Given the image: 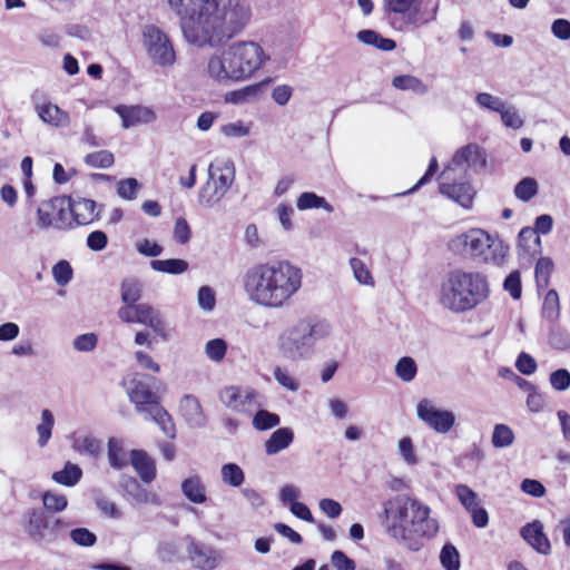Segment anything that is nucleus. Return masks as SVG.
I'll return each instance as SVG.
<instances>
[{
	"label": "nucleus",
	"instance_id": "46",
	"mask_svg": "<svg viewBox=\"0 0 570 570\" xmlns=\"http://www.w3.org/2000/svg\"><path fill=\"white\" fill-rule=\"evenodd\" d=\"M538 183L532 177L522 178L514 187V196L521 202H529L538 194Z\"/></svg>",
	"mask_w": 570,
	"mask_h": 570
},
{
	"label": "nucleus",
	"instance_id": "63",
	"mask_svg": "<svg viewBox=\"0 0 570 570\" xmlns=\"http://www.w3.org/2000/svg\"><path fill=\"white\" fill-rule=\"evenodd\" d=\"M98 342V337L94 333H86L82 335L77 336L73 340V346L78 352H91Z\"/></svg>",
	"mask_w": 570,
	"mask_h": 570
},
{
	"label": "nucleus",
	"instance_id": "58",
	"mask_svg": "<svg viewBox=\"0 0 570 570\" xmlns=\"http://www.w3.org/2000/svg\"><path fill=\"white\" fill-rule=\"evenodd\" d=\"M417 372L414 358H399L395 366V374L404 382H411Z\"/></svg>",
	"mask_w": 570,
	"mask_h": 570
},
{
	"label": "nucleus",
	"instance_id": "21",
	"mask_svg": "<svg viewBox=\"0 0 570 570\" xmlns=\"http://www.w3.org/2000/svg\"><path fill=\"white\" fill-rule=\"evenodd\" d=\"M179 412L189 428L202 429L206 425V415L199 401L194 395L186 394L181 397Z\"/></svg>",
	"mask_w": 570,
	"mask_h": 570
},
{
	"label": "nucleus",
	"instance_id": "48",
	"mask_svg": "<svg viewBox=\"0 0 570 570\" xmlns=\"http://www.w3.org/2000/svg\"><path fill=\"white\" fill-rule=\"evenodd\" d=\"M440 562L445 570H460V554L452 543L442 547Z\"/></svg>",
	"mask_w": 570,
	"mask_h": 570
},
{
	"label": "nucleus",
	"instance_id": "25",
	"mask_svg": "<svg viewBox=\"0 0 570 570\" xmlns=\"http://www.w3.org/2000/svg\"><path fill=\"white\" fill-rule=\"evenodd\" d=\"M26 530L36 542H51L50 533H46V530L51 531V523L40 510L32 509L28 511V524Z\"/></svg>",
	"mask_w": 570,
	"mask_h": 570
},
{
	"label": "nucleus",
	"instance_id": "39",
	"mask_svg": "<svg viewBox=\"0 0 570 570\" xmlns=\"http://www.w3.org/2000/svg\"><path fill=\"white\" fill-rule=\"evenodd\" d=\"M281 423V416L264 409L257 410L253 416L252 425L257 431H268Z\"/></svg>",
	"mask_w": 570,
	"mask_h": 570
},
{
	"label": "nucleus",
	"instance_id": "33",
	"mask_svg": "<svg viewBox=\"0 0 570 570\" xmlns=\"http://www.w3.org/2000/svg\"><path fill=\"white\" fill-rule=\"evenodd\" d=\"M82 478V470L78 464L67 462L62 470L52 473L51 479L63 487H75Z\"/></svg>",
	"mask_w": 570,
	"mask_h": 570
},
{
	"label": "nucleus",
	"instance_id": "32",
	"mask_svg": "<svg viewBox=\"0 0 570 570\" xmlns=\"http://www.w3.org/2000/svg\"><path fill=\"white\" fill-rule=\"evenodd\" d=\"M298 210H309L322 208L327 213H333V206L323 197L314 191H304L296 199Z\"/></svg>",
	"mask_w": 570,
	"mask_h": 570
},
{
	"label": "nucleus",
	"instance_id": "11",
	"mask_svg": "<svg viewBox=\"0 0 570 570\" xmlns=\"http://www.w3.org/2000/svg\"><path fill=\"white\" fill-rule=\"evenodd\" d=\"M228 47L239 82L252 78L269 59L262 46L254 41H237Z\"/></svg>",
	"mask_w": 570,
	"mask_h": 570
},
{
	"label": "nucleus",
	"instance_id": "9",
	"mask_svg": "<svg viewBox=\"0 0 570 570\" xmlns=\"http://www.w3.org/2000/svg\"><path fill=\"white\" fill-rule=\"evenodd\" d=\"M235 179V165L230 159H216L208 167V180L199 191V199L207 207L216 205Z\"/></svg>",
	"mask_w": 570,
	"mask_h": 570
},
{
	"label": "nucleus",
	"instance_id": "26",
	"mask_svg": "<svg viewBox=\"0 0 570 570\" xmlns=\"http://www.w3.org/2000/svg\"><path fill=\"white\" fill-rule=\"evenodd\" d=\"M294 438L295 434L292 428H278L264 442L265 453L267 455H275L286 450L293 443Z\"/></svg>",
	"mask_w": 570,
	"mask_h": 570
},
{
	"label": "nucleus",
	"instance_id": "16",
	"mask_svg": "<svg viewBox=\"0 0 570 570\" xmlns=\"http://www.w3.org/2000/svg\"><path fill=\"white\" fill-rule=\"evenodd\" d=\"M259 393L249 386L228 385L223 387L218 393L219 401L230 411L235 413L249 414L252 407L262 406L258 402Z\"/></svg>",
	"mask_w": 570,
	"mask_h": 570
},
{
	"label": "nucleus",
	"instance_id": "56",
	"mask_svg": "<svg viewBox=\"0 0 570 570\" xmlns=\"http://www.w3.org/2000/svg\"><path fill=\"white\" fill-rule=\"evenodd\" d=\"M45 508L50 512H61L68 505L66 495L47 491L42 495Z\"/></svg>",
	"mask_w": 570,
	"mask_h": 570
},
{
	"label": "nucleus",
	"instance_id": "18",
	"mask_svg": "<svg viewBox=\"0 0 570 570\" xmlns=\"http://www.w3.org/2000/svg\"><path fill=\"white\" fill-rule=\"evenodd\" d=\"M485 166L487 158L483 149L478 144L471 142L459 148L445 167H451L452 171L459 175L468 176L469 169L478 173Z\"/></svg>",
	"mask_w": 570,
	"mask_h": 570
},
{
	"label": "nucleus",
	"instance_id": "27",
	"mask_svg": "<svg viewBox=\"0 0 570 570\" xmlns=\"http://www.w3.org/2000/svg\"><path fill=\"white\" fill-rule=\"evenodd\" d=\"M130 463L145 483H151L155 480V462L145 451L132 450L130 452Z\"/></svg>",
	"mask_w": 570,
	"mask_h": 570
},
{
	"label": "nucleus",
	"instance_id": "13",
	"mask_svg": "<svg viewBox=\"0 0 570 570\" xmlns=\"http://www.w3.org/2000/svg\"><path fill=\"white\" fill-rule=\"evenodd\" d=\"M70 206V197L68 196H57L42 202L37 210L38 225L41 228H72Z\"/></svg>",
	"mask_w": 570,
	"mask_h": 570
},
{
	"label": "nucleus",
	"instance_id": "41",
	"mask_svg": "<svg viewBox=\"0 0 570 570\" xmlns=\"http://www.w3.org/2000/svg\"><path fill=\"white\" fill-rule=\"evenodd\" d=\"M515 439L512 429L503 423H498L493 428L491 443L495 449L508 448L513 444Z\"/></svg>",
	"mask_w": 570,
	"mask_h": 570
},
{
	"label": "nucleus",
	"instance_id": "40",
	"mask_svg": "<svg viewBox=\"0 0 570 570\" xmlns=\"http://www.w3.org/2000/svg\"><path fill=\"white\" fill-rule=\"evenodd\" d=\"M55 417L50 410L45 409L41 412V422L37 425L38 441L40 448H45L52 435Z\"/></svg>",
	"mask_w": 570,
	"mask_h": 570
},
{
	"label": "nucleus",
	"instance_id": "24",
	"mask_svg": "<svg viewBox=\"0 0 570 570\" xmlns=\"http://www.w3.org/2000/svg\"><path fill=\"white\" fill-rule=\"evenodd\" d=\"M70 205L72 225H88L99 216L97 204L92 199L70 197Z\"/></svg>",
	"mask_w": 570,
	"mask_h": 570
},
{
	"label": "nucleus",
	"instance_id": "8",
	"mask_svg": "<svg viewBox=\"0 0 570 570\" xmlns=\"http://www.w3.org/2000/svg\"><path fill=\"white\" fill-rule=\"evenodd\" d=\"M122 385L138 414L145 415L160 405L158 381L147 374L134 372L126 375Z\"/></svg>",
	"mask_w": 570,
	"mask_h": 570
},
{
	"label": "nucleus",
	"instance_id": "17",
	"mask_svg": "<svg viewBox=\"0 0 570 570\" xmlns=\"http://www.w3.org/2000/svg\"><path fill=\"white\" fill-rule=\"evenodd\" d=\"M416 415L428 428L439 434L449 433L455 424V414L452 411L436 407L429 399L419 401Z\"/></svg>",
	"mask_w": 570,
	"mask_h": 570
},
{
	"label": "nucleus",
	"instance_id": "54",
	"mask_svg": "<svg viewBox=\"0 0 570 570\" xmlns=\"http://www.w3.org/2000/svg\"><path fill=\"white\" fill-rule=\"evenodd\" d=\"M460 503L469 511L479 504L478 494L465 484H458L454 489Z\"/></svg>",
	"mask_w": 570,
	"mask_h": 570
},
{
	"label": "nucleus",
	"instance_id": "44",
	"mask_svg": "<svg viewBox=\"0 0 570 570\" xmlns=\"http://www.w3.org/2000/svg\"><path fill=\"white\" fill-rule=\"evenodd\" d=\"M560 314L559 295L556 289H549L542 303V316L553 322L558 320Z\"/></svg>",
	"mask_w": 570,
	"mask_h": 570
},
{
	"label": "nucleus",
	"instance_id": "19",
	"mask_svg": "<svg viewBox=\"0 0 570 570\" xmlns=\"http://www.w3.org/2000/svg\"><path fill=\"white\" fill-rule=\"evenodd\" d=\"M232 60L229 47L213 55L207 62L208 76L222 85L239 82Z\"/></svg>",
	"mask_w": 570,
	"mask_h": 570
},
{
	"label": "nucleus",
	"instance_id": "30",
	"mask_svg": "<svg viewBox=\"0 0 570 570\" xmlns=\"http://www.w3.org/2000/svg\"><path fill=\"white\" fill-rule=\"evenodd\" d=\"M356 38L364 45L372 46L382 51H392L396 48V42L391 38H385L372 29H364L357 32Z\"/></svg>",
	"mask_w": 570,
	"mask_h": 570
},
{
	"label": "nucleus",
	"instance_id": "1",
	"mask_svg": "<svg viewBox=\"0 0 570 570\" xmlns=\"http://www.w3.org/2000/svg\"><path fill=\"white\" fill-rule=\"evenodd\" d=\"M185 40L196 47H218L240 35L252 19L246 0H168Z\"/></svg>",
	"mask_w": 570,
	"mask_h": 570
},
{
	"label": "nucleus",
	"instance_id": "62",
	"mask_svg": "<svg viewBox=\"0 0 570 570\" xmlns=\"http://www.w3.org/2000/svg\"><path fill=\"white\" fill-rule=\"evenodd\" d=\"M550 384L556 391H566L570 387V373L566 368L553 371L549 377Z\"/></svg>",
	"mask_w": 570,
	"mask_h": 570
},
{
	"label": "nucleus",
	"instance_id": "47",
	"mask_svg": "<svg viewBox=\"0 0 570 570\" xmlns=\"http://www.w3.org/2000/svg\"><path fill=\"white\" fill-rule=\"evenodd\" d=\"M518 245L527 253H535L541 245V239L531 227H523L518 235Z\"/></svg>",
	"mask_w": 570,
	"mask_h": 570
},
{
	"label": "nucleus",
	"instance_id": "61",
	"mask_svg": "<svg viewBox=\"0 0 570 570\" xmlns=\"http://www.w3.org/2000/svg\"><path fill=\"white\" fill-rule=\"evenodd\" d=\"M197 301L203 311L210 312L216 305V294L212 287L204 285L198 289Z\"/></svg>",
	"mask_w": 570,
	"mask_h": 570
},
{
	"label": "nucleus",
	"instance_id": "14",
	"mask_svg": "<svg viewBox=\"0 0 570 570\" xmlns=\"http://www.w3.org/2000/svg\"><path fill=\"white\" fill-rule=\"evenodd\" d=\"M117 315L125 323L142 324L159 335L164 336L166 334L167 326L161 313L149 304L139 303L135 306H121Z\"/></svg>",
	"mask_w": 570,
	"mask_h": 570
},
{
	"label": "nucleus",
	"instance_id": "6",
	"mask_svg": "<svg viewBox=\"0 0 570 570\" xmlns=\"http://www.w3.org/2000/svg\"><path fill=\"white\" fill-rule=\"evenodd\" d=\"M383 11L391 26L399 31L406 27L420 28L436 19L440 0H382Z\"/></svg>",
	"mask_w": 570,
	"mask_h": 570
},
{
	"label": "nucleus",
	"instance_id": "37",
	"mask_svg": "<svg viewBox=\"0 0 570 570\" xmlns=\"http://www.w3.org/2000/svg\"><path fill=\"white\" fill-rule=\"evenodd\" d=\"M393 87L402 91H412L417 95L428 92V87L417 77L411 75L396 76L392 80Z\"/></svg>",
	"mask_w": 570,
	"mask_h": 570
},
{
	"label": "nucleus",
	"instance_id": "5",
	"mask_svg": "<svg viewBox=\"0 0 570 570\" xmlns=\"http://www.w3.org/2000/svg\"><path fill=\"white\" fill-rule=\"evenodd\" d=\"M450 247L452 250L485 264L501 265L508 253V246L498 237H492L483 229L472 228L455 236Z\"/></svg>",
	"mask_w": 570,
	"mask_h": 570
},
{
	"label": "nucleus",
	"instance_id": "36",
	"mask_svg": "<svg viewBox=\"0 0 570 570\" xmlns=\"http://www.w3.org/2000/svg\"><path fill=\"white\" fill-rule=\"evenodd\" d=\"M141 284L135 278L124 279L120 286L124 306H135L141 297Z\"/></svg>",
	"mask_w": 570,
	"mask_h": 570
},
{
	"label": "nucleus",
	"instance_id": "10",
	"mask_svg": "<svg viewBox=\"0 0 570 570\" xmlns=\"http://www.w3.org/2000/svg\"><path fill=\"white\" fill-rule=\"evenodd\" d=\"M141 43L149 60L168 68L176 62V50L170 37L158 26L148 23L141 29Z\"/></svg>",
	"mask_w": 570,
	"mask_h": 570
},
{
	"label": "nucleus",
	"instance_id": "29",
	"mask_svg": "<svg viewBox=\"0 0 570 570\" xmlns=\"http://www.w3.org/2000/svg\"><path fill=\"white\" fill-rule=\"evenodd\" d=\"M145 420L155 422L163 433L169 439L176 438V426L166 409L160 404L148 414L142 415Z\"/></svg>",
	"mask_w": 570,
	"mask_h": 570
},
{
	"label": "nucleus",
	"instance_id": "12",
	"mask_svg": "<svg viewBox=\"0 0 570 570\" xmlns=\"http://www.w3.org/2000/svg\"><path fill=\"white\" fill-rule=\"evenodd\" d=\"M439 179V190L441 195L455 202L465 209L472 206L475 190L470 184L468 176L452 171L451 167H444Z\"/></svg>",
	"mask_w": 570,
	"mask_h": 570
},
{
	"label": "nucleus",
	"instance_id": "55",
	"mask_svg": "<svg viewBox=\"0 0 570 570\" xmlns=\"http://www.w3.org/2000/svg\"><path fill=\"white\" fill-rule=\"evenodd\" d=\"M475 104L481 109H487V110L494 111V112L501 111V109L505 105V102L501 98L493 96L489 92L476 94Z\"/></svg>",
	"mask_w": 570,
	"mask_h": 570
},
{
	"label": "nucleus",
	"instance_id": "35",
	"mask_svg": "<svg viewBox=\"0 0 570 570\" xmlns=\"http://www.w3.org/2000/svg\"><path fill=\"white\" fill-rule=\"evenodd\" d=\"M107 454H108V461H109L110 466L116 470L124 469L128 463L127 454L124 449L122 441H120L116 438L109 439Z\"/></svg>",
	"mask_w": 570,
	"mask_h": 570
},
{
	"label": "nucleus",
	"instance_id": "22",
	"mask_svg": "<svg viewBox=\"0 0 570 570\" xmlns=\"http://www.w3.org/2000/svg\"><path fill=\"white\" fill-rule=\"evenodd\" d=\"M520 534L522 539L537 552L544 556L550 553L551 544L543 532V524L539 520L523 525L520 530Z\"/></svg>",
	"mask_w": 570,
	"mask_h": 570
},
{
	"label": "nucleus",
	"instance_id": "43",
	"mask_svg": "<svg viewBox=\"0 0 570 570\" xmlns=\"http://www.w3.org/2000/svg\"><path fill=\"white\" fill-rule=\"evenodd\" d=\"M73 449L81 455L96 458L101 452V442L94 436H82L75 440Z\"/></svg>",
	"mask_w": 570,
	"mask_h": 570
},
{
	"label": "nucleus",
	"instance_id": "49",
	"mask_svg": "<svg viewBox=\"0 0 570 570\" xmlns=\"http://www.w3.org/2000/svg\"><path fill=\"white\" fill-rule=\"evenodd\" d=\"M350 266L354 278L362 285L374 286V278L363 261L356 257L350 259Z\"/></svg>",
	"mask_w": 570,
	"mask_h": 570
},
{
	"label": "nucleus",
	"instance_id": "7",
	"mask_svg": "<svg viewBox=\"0 0 570 570\" xmlns=\"http://www.w3.org/2000/svg\"><path fill=\"white\" fill-rule=\"evenodd\" d=\"M330 333L326 322L301 320L279 336V348L292 356H304L312 352L315 343Z\"/></svg>",
	"mask_w": 570,
	"mask_h": 570
},
{
	"label": "nucleus",
	"instance_id": "15",
	"mask_svg": "<svg viewBox=\"0 0 570 570\" xmlns=\"http://www.w3.org/2000/svg\"><path fill=\"white\" fill-rule=\"evenodd\" d=\"M186 559L195 570H215L223 561L220 550L186 535Z\"/></svg>",
	"mask_w": 570,
	"mask_h": 570
},
{
	"label": "nucleus",
	"instance_id": "38",
	"mask_svg": "<svg viewBox=\"0 0 570 570\" xmlns=\"http://www.w3.org/2000/svg\"><path fill=\"white\" fill-rule=\"evenodd\" d=\"M154 271L170 275H179L188 269V263L180 258L154 259L150 262Z\"/></svg>",
	"mask_w": 570,
	"mask_h": 570
},
{
	"label": "nucleus",
	"instance_id": "28",
	"mask_svg": "<svg viewBox=\"0 0 570 570\" xmlns=\"http://www.w3.org/2000/svg\"><path fill=\"white\" fill-rule=\"evenodd\" d=\"M181 492L188 501L195 504H203L207 501L206 487L200 476L191 475L181 482Z\"/></svg>",
	"mask_w": 570,
	"mask_h": 570
},
{
	"label": "nucleus",
	"instance_id": "4",
	"mask_svg": "<svg viewBox=\"0 0 570 570\" xmlns=\"http://www.w3.org/2000/svg\"><path fill=\"white\" fill-rule=\"evenodd\" d=\"M488 275L479 271L454 268L446 273L440 289L441 304L454 313H465L490 297Z\"/></svg>",
	"mask_w": 570,
	"mask_h": 570
},
{
	"label": "nucleus",
	"instance_id": "59",
	"mask_svg": "<svg viewBox=\"0 0 570 570\" xmlns=\"http://www.w3.org/2000/svg\"><path fill=\"white\" fill-rule=\"evenodd\" d=\"M71 541L80 547H92L97 542V537L87 528H76L69 533Z\"/></svg>",
	"mask_w": 570,
	"mask_h": 570
},
{
	"label": "nucleus",
	"instance_id": "42",
	"mask_svg": "<svg viewBox=\"0 0 570 570\" xmlns=\"http://www.w3.org/2000/svg\"><path fill=\"white\" fill-rule=\"evenodd\" d=\"M222 480L224 483L238 488L244 483L245 474L242 468L236 463H226L220 469Z\"/></svg>",
	"mask_w": 570,
	"mask_h": 570
},
{
	"label": "nucleus",
	"instance_id": "60",
	"mask_svg": "<svg viewBox=\"0 0 570 570\" xmlns=\"http://www.w3.org/2000/svg\"><path fill=\"white\" fill-rule=\"evenodd\" d=\"M139 183L136 178H126L117 184V194L126 200H134L137 197Z\"/></svg>",
	"mask_w": 570,
	"mask_h": 570
},
{
	"label": "nucleus",
	"instance_id": "31",
	"mask_svg": "<svg viewBox=\"0 0 570 570\" xmlns=\"http://www.w3.org/2000/svg\"><path fill=\"white\" fill-rule=\"evenodd\" d=\"M126 495L129 497L135 503H151L158 504L159 500L156 494L148 492L142 488L134 478H129L124 483Z\"/></svg>",
	"mask_w": 570,
	"mask_h": 570
},
{
	"label": "nucleus",
	"instance_id": "3",
	"mask_svg": "<svg viewBox=\"0 0 570 570\" xmlns=\"http://www.w3.org/2000/svg\"><path fill=\"white\" fill-rule=\"evenodd\" d=\"M430 514V507L422 501L407 494H396L383 503L382 525L397 543L417 552L424 540L439 532V522Z\"/></svg>",
	"mask_w": 570,
	"mask_h": 570
},
{
	"label": "nucleus",
	"instance_id": "2",
	"mask_svg": "<svg viewBox=\"0 0 570 570\" xmlns=\"http://www.w3.org/2000/svg\"><path fill=\"white\" fill-rule=\"evenodd\" d=\"M302 283V269L289 261L258 263L243 276V288L249 302L271 309L286 306Z\"/></svg>",
	"mask_w": 570,
	"mask_h": 570
},
{
	"label": "nucleus",
	"instance_id": "34",
	"mask_svg": "<svg viewBox=\"0 0 570 570\" xmlns=\"http://www.w3.org/2000/svg\"><path fill=\"white\" fill-rule=\"evenodd\" d=\"M554 269V264L550 257H540L534 267V277L538 292L547 289L550 283V276Z\"/></svg>",
	"mask_w": 570,
	"mask_h": 570
},
{
	"label": "nucleus",
	"instance_id": "57",
	"mask_svg": "<svg viewBox=\"0 0 570 570\" xmlns=\"http://www.w3.org/2000/svg\"><path fill=\"white\" fill-rule=\"evenodd\" d=\"M503 289L510 294L513 299L522 296L521 274L519 271H512L503 281Z\"/></svg>",
	"mask_w": 570,
	"mask_h": 570
},
{
	"label": "nucleus",
	"instance_id": "45",
	"mask_svg": "<svg viewBox=\"0 0 570 570\" xmlns=\"http://www.w3.org/2000/svg\"><path fill=\"white\" fill-rule=\"evenodd\" d=\"M157 554L163 562H176L183 559L180 556V544L176 540L160 542L157 548Z\"/></svg>",
	"mask_w": 570,
	"mask_h": 570
},
{
	"label": "nucleus",
	"instance_id": "50",
	"mask_svg": "<svg viewBox=\"0 0 570 570\" xmlns=\"http://www.w3.org/2000/svg\"><path fill=\"white\" fill-rule=\"evenodd\" d=\"M85 163L92 168H109L114 165V154L109 150H99L96 153L88 154L85 157Z\"/></svg>",
	"mask_w": 570,
	"mask_h": 570
},
{
	"label": "nucleus",
	"instance_id": "64",
	"mask_svg": "<svg viewBox=\"0 0 570 570\" xmlns=\"http://www.w3.org/2000/svg\"><path fill=\"white\" fill-rule=\"evenodd\" d=\"M552 35L559 40L570 39V21L563 18L556 19L551 24Z\"/></svg>",
	"mask_w": 570,
	"mask_h": 570
},
{
	"label": "nucleus",
	"instance_id": "52",
	"mask_svg": "<svg viewBox=\"0 0 570 570\" xmlns=\"http://www.w3.org/2000/svg\"><path fill=\"white\" fill-rule=\"evenodd\" d=\"M52 276L59 286H66L73 276V271L68 261L61 259L52 267Z\"/></svg>",
	"mask_w": 570,
	"mask_h": 570
},
{
	"label": "nucleus",
	"instance_id": "51",
	"mask_svg": "<svg viewBox=\"0 0 570 570\" xmlns=\"http://www.w3.org/2000/svg\"><path fill=\"white\" fill-rule=\"evenodd\" d=\"M498 114L501 116L502 124L508 128L520 129L524 124L523 118L513 105L507 106L505 104Z\"/></svg>",
	"mask_w": 570,
	"mask_h": 570
},
{
	"label": "nucleus",
	"instance_id": "23",
	"mask_svg": "<svg viewBox=\"0 0 570 570\" xmlns=\"http://www.w3.org/2000/svg\"><path fill=\"white\" fill-rule=\"evenodd\" d=\"M35 110L42 122L55 128H67L71 124L70 115L52 102L37 104Z\"/></svg>",
	"mask_w": 570,
	"mask_h": 570
},
{
	"label": "nucleus",
	"instance_id": "20",
	"mask_svg": "<svg viewBox=\"0 0 570 570\" xmlns=\"http://www.w3.org/2000/svg\"><path fill=\"white\" fill-rule=\"evenodd\" d=\"M114 110L120 117L121 126L125 129L151 124L157 118L153 108L142 105H118Z\"/></svg>",
	"mask_w": 570,
	"mask_h": 570
},
{
	"label": "nucleus",
	"instance_id": "53",
	"mask_svg": "<svg viewBox=\"0 0 570 570\" xmlns=\"http://www.w3.org/2000/svg\"><path fill=\"white\" fill-rule=\"evenodd\" d=\"M274 214L285 232L293 230L294 224L292 222V217L294 216L295 210L291 204H278L277 207L274 209Z\"/></svg>",
	"mask_w": 570,
	"mask_h": 570
}]
</instances>
